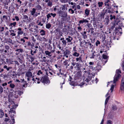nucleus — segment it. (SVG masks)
I'll list each match as a JSON object with an SVG mask.
<instances>
[{"instance_id":"1","label":"nucleus","mask_w":124,"mask_h":124,"mask_svg":"<svg viewBox=\"0 0 124 124\" xmlns=\"http://www.w3.org/2000/svg\"><path fill=\"white\" fill-rule=\"evenodd\" d=\"M17 105H15L14 104V101H12L11 102V104L8 106V108H10V110L9 111V113H13V114H15L16 113V111L15 110Z\"/></svg>"},{"instance_id":"2","label":"nucleus","mask_w":124,"mask_h":124,"mask_svg":"<svg viewBox=\"0 0 124 124\" xmlns=\"http://www.w3.org/2000/svg\"><path fill=\"white\" fill-rule=\"evenodd\" d=\"M121 73V71L119 70H117L116 72V74L114 78V83L115 84L118 81L119 78L121 77V75L120 74Z\"/></svg>"},{"instance_id":"3","label":"nucleus","mask_w":124,"mask_h":124,"mask_svg":"<svg viewBox=\"0 0 124 124\" xmlns=\"http://www.w3.org/2000/svg\"><path fill=\"white\" fill-rule=\"evenodd\" d=\"M40 81L44 83V84L45 83L46 84L50 83V81L49 80L48 78L46 76L42 77L40 79Z\"/></svg>"},{"instance_id":"4","label":"nucleus","mask_w":124,"mask_h":124,"mask_svg":"<svg viewBox=\"0 0 124 124\" xmlns=\"http://www.w3.org/2000/svg\"><path fill=\"white\" fill-rule=\"evenodd\" d=\"M25 76L28 77L27 80L28 81H30L31 80V78H33L34 76H32V73L31 72L28 71L25 74Z\"/></svg>"},{"instance_id":"5","label":"nucleus","mask_w":124,"mask_h":124,"mask_svg":"<svg viewBox=\"0 0 124 124\" xmlns=\"http://www.w3.org/2000/svg\"><path fill=\"white\" fill-rule=\"evenodd\" d=\"M111 29H113L114 28H115V30L116 31H118L117 28V25L116 21H114L111 23Z\"/></svg>"},{"instance_id":"6","label":"nucleus","mask_w":124,"mask_h":124,"mask_svg":"<svg viewBox=\"0 0 124 124\" xmlns=\"http://www.w3.org/2000/svg\"><path fill=\"white\" fill-rule=\"evenodd\" d=\"M117 24V28L118 31H119L120 29H121V27L123 26L122 22L121 21H116Z\"/></svg>"},{"instance_id":"7","label":"nucleus","mask_w":124,"mask_h":124,"mask_svg":"<svg viewBox=\"0 0 124 124\" xmlns=\"http://www.w3.org/2000/svg\"><path fill=\"white\" fill-rule=\"evenodd\" d=\"M117 24V28L118 31H119L120 29H121V27L123 26L122 22L121 21H116Z\"/></svg>"},{"instance_id":"8","label":"nucleus","mask_w":124,"mask_h":124,"mask_svg":"<svg viewBox=\"0 0 124 124\" xmlns=\"http://www.w3.org/2000/svg\"><path fill=\"white\" fill-rule=\"evenodd\" d=\"M121 82L120 88L121 90H123L124 89V77H123Z\"/></svg>"},{"instance_id":"9","label":"nucleus","mask_w":124,"mask_h":124,"mask_svg":"<svg viewBox=\"0 0 124 124\" xmlns=\"http://www.w3.org/2000/svg\"><path fill=\"white\" fill-rule=\"evenodd\" d=\"M37 39L40 41H46V39L44 37H40V36H39L37 38Z\"/></svg>"},{"instance_id":"10","label":"nucleus","mask_w":124,"mask_h":124,"mask_svg":"<svg viewBox=\"0 0 124 124\" xmlns=\"http://www.w3.org/2000/svg\"><path fill=\"white\" fill-rule=\"evenodd\" d=\"M86 33L85 31L82 32L81 33V34L83 36V38L84 39H86L87 38V36L86 34Z\"/></svg>"},{"instance_id":"11","label":"nucleus","mask_w":124,"mask_h":124,"mask_svg":"<svg viewBox=\"0 0 124 124\" xmlns=\"http://www.w3.org/2000/svg\"><path fill=\"white\" fill-rule=\"evenodd\" d=\"M73 39V38L70 36H68V37L66 38V40H67L68 42H71Z\"/></svg>"},{"instance_id":"12","label":"nucleus","mask_w":124,"mask_h":124,"mask_svg":"<svg viewBox=\"0 0 124 124\" xmlns=\"http://www.w3.org/2000/svg\"><path fill=\"white\" fill-rule=\"evenodd\" d=\"M22 29L21 28H18V30L17 32L18 35H22L23 34V31H22Z\"/></svg>"},{"instance_id":"13","label":"nucleus","mask_w":124,"mask_h":124,"mask_svg":"<svg viewBox=\"0 0 124 124\" xmlns=\"http://www.w3.org/2000/svg\"><path fill=\"white\" fill-rule=\"evenodd\" d=\"M36 8H33L32 9V10L31 11V14L32 16L34 15L36 13Z\"/></svg>"},{"instance_id":"14","label":"nucleus","mask_w":124,"mask_h":124,"mask_svg":"<svg viewBox=\"0 0 124 124\" xmlns=\"http://www.w3.org/2000/svg\"><path fill=\"white\" fill-rule=\"evenodd\" d=\"M36 9L38 10H41L42 9V8L41 6L39 5H38L35 6Z\"/></svg>"},{"instance_id":"15","label":"nucleus","mask_w":124,"mask_h":124,"mask_svg":"<svg viewBox=\"0 0 124 124\" xmlns=\"http://www.w3.org/2000/svg\"><path fill=\"white\" fill-rule=\"evenodd\" d=\"M45 53L46 55H47L49 56H52V55L51 54V52H49L47 50L45 51Z\"/></svg>"},{"instance_id":"16","label":"nucleus","mask_w":124,"mask_h":124,"mask_svg":"<svg viewBox=\"0 0 124 124\" xmlns=\"http://www.w3.org/2000/svg\"><path fill=\"white\" fill-rule=\"evenodd\" d=\"M76 62H83L82 60V58L81 56H79V57L76 58Z\"/></svg>"},{"instance_id":"17","label":"nucleus","mask_w":124,"mask_h":124,"mask_svg":"<svg viewBox=\"0 0 124 124\" xmlns=\"http://www.w3.org/2000/svg\"><path fill=\"white\" fill-rule=\"evenodd\" d=\"M90 10L88 9H86L85 10V14L86 16H88L89 14Z\"/></svg>"},{"instance_id":"18","label":"nucleus","mask_w":124,"mask_h":124,"mask_svg":"<svg viewBox=\"0 0 124 124\" xmlns=\"http://www.w3.org/2000/svg\"><path fill=\"white\" fill-rule=\"evenodd\" d=\"M72 55L74 56L78 57L79 55V53H78L77 52H75L73 53Z\"/></svg>"},{"instance_id":"19","label":"nucleus","mask_w":124,"mask_h":124,"mask_svg":"<svg viewBox=\"0 0 124 124\" xmlns=\"http://www.w3.org/2000/svg\"><path fill=\"white\" fill-rule=\"evenodd\" d=\"M40 32L41 33L40 35L41 36L45 35L46 34V32L43 30H40Z\"/></svg>"},{"instance_id":"20","label":"nucleus","mask_w":124,"mask_h":124,"mask_svg":"<svg viewBox=\"0 0 124 124\" xmlns=\"http://www.w3.org/2000/svg\"><path fill=\"white\" fill-rule=\"evenodd\" d=\"M4 115V113L3 110L0 109V118L2 117Z\"/></svg>"},{"instance_id":"21","label":"nucleus","mask_w":124,"mask_h":124,"mask_svg":"<svg viewBox=\"0 0 124 124\" xmlns=\"http://www.w3.org/2000/svg\"><path fill=\"white\" fill-rule=\"evenodd\" d=\"M68 60H65L64 62V65L65 66H67L66 68H67L68 66L69 65V64H68Z\"/></svg>"},{"instance_id":"22","label":"nucleus","mask_w":124,"mask_h":124,"mask_svg":"<svg viewBox=\"0 0 124 124\" xmlns=\"http://www.w3.org/2000/svg\"><path fill=\"white\" fill-rule=\"evenodd\" d=\"M95 53V52L94 51L90 54V56L91 58H94V57L95 56V55L94 54Z\"/></svg>"},{"instance_id":"23","label":"nucleus","mask_w":124,"mask_h":124,"mask_svg":"<svg viewBox=\"0 0 124 124\" xmlns=\"http://www.w3.org/2000/svg\"><path fill=\"white\" fill-rule=\"evenodd\" d=\"M3 68L4 69H6L7 71H8L10 69H12V67H8L7 66L5 65L3 66Z\"/></svg>"},{"instance_id":"24","label":"nucleus","mask_w":124,"mask_h":124,"mask_svg":"<svg viewBox=\"0 0 124 124\" xmlns=\"http://www.w3.org/2000/svg\"><path fill=\"white\" fill-rule=\"evenodd\" d=\"M51 25L49 23H48L46 24V28L49 29L50 28Z\"/></svg>"},{"instance_id":"25","label":"nucleus","mask_w":124,"mask_h":124,"mask_svg":"<svg viewBox=\"0 0 124 124\" xmlns=\"http://www.w3.org/2000/svg\"><path fill=\"white\" fill-rule=\"evenodd\" d=\"M1 22H2L5 20V19L7 20V17L6 16L4 15L3 16L2 18L1 17Z\"/></svg>"},{"instance_id":"26","label":"nucleus","mask_w":124,"mask_h":124,"mask_svg":"<svg viewBox=\"0 0 124 124\" xmlns=\"http://www.w3.org/2000/svg\"><path fill=\"white\" fill-rule=\"evenodd\" d=\"M90 31H91V33L92 34L94 32V29L92 28H90L89 29L88 32V33H89V32H90Z\"/></svg>"},{"instance_id":"27","label":"nucleus","mask_w":124,"mask_h":124,"mask_svg":"<svg viewBox=\"0 0 124 124\" xmlns=\"http://www.w3.org/2000/svg\"><path fill=\"white\" fill-rule=\"evenodd\" d=\"M16 22H15L13 23H10V25L11 26V28L13 26H15V25H16Z\"/></svg>"},{"instance_id":"28","label":"nucleus","mask_w":124,"mask_h":124,"mask_svg":"<svg viewBox=\"0 0 124 124\" xmlns=\"http://www.w3.org/2000/svg\"><path fill=\"white\" fill-rule=\"evenodd\" d=\"M15 92L16 94H17L19 95H20L23 93L21 91H15Z\"/></svg>"},{"instance_id":"29","label":"nucleus","mask_w":124,"mask_h":124,"mask_svg":"<svg viewBox=\"0 0 124 124\" xmlns=\"http://www.w3.org/2000/svg\"><path fill=\"white\" fill-rule=\"evenodd\" d=\"M70 53V51L68 50H66L64 52V55H69Z\"/></svg>"},{"instance_id":"30","label":"nucleus","mask_w":124,"mask_h":124,"mask_svg":"<svg viewBox=\"0 0 124 124\" xmlns=\"http://www.w3.org/2000/svg\"><path fill=\"white\" fill-rule=\"evenodd\" d=\"M103 3V2H99L98 3V4L99 7H101L102 6Z\"/></svg>"},{"instance_id":"31","label":"nucleus","mask_w":124,"mask_h":124,"mask_svg":"<svg viewBox=\"0 0 124 124\" xmlns=\"http://www.w3.org/2000/svg\"><path fill=\"white\" fill-rule=\"evenodd\" d=\"M105 13H104V12L103 11V12H102L101 14H100V16L101 17V18H104V16L105 15Z\"/></svg>"},{"instance_id":"32","label":"nucleus","mask_w":124,"mask_h":124,"mask_svg":"<svg viewBox=\"0 0 124 124\" xmlns=\"http://www.w3.org/2000/svg\"><path fill=\"white\" fill-rule=\"evenodd\" d=\"M91 79V77H88L86 78V79L85 80V81L87 82H88L89 81H90Z\"/></svg>"},{"instance_id":"33","label":"nucleus","mask_w":124,"mask_h":124,"mask_svg":"<svg viewBox=\"0 0 124 124\" xmlns=\"http://www.w3.org/2000/svg\"><path fill=\"white\" fill-rule=\"evenodd\" d=\"M52 5V2L49 1L47 3V6L51 7Z\"/></svg>"},{"instance_id":"34","label":"nucleus","mask_w":124,"mask_h":124,"mask_svg":"<svg viewBox=\"0 0 124 124\" xmlns=\"http://www.w3.org/2000/svg\"><path fill=\"white\" fill-rule=\"evenodd\" d=\"M9 116L11 118H13V117L14 116V114L13 113H9Z\"/></svg>"},{"instance_id":"35","label":"nucleus","mask_w":124,"mask_h":124,"mask_svg":"<svg viewBox=\"0 0 124 124\" xmlns=\"http://www.w3.org/2000/svg\"><path fill=\"white\" fill-rule=\"evenodd\" d=\"M62 43L63 44L62 45H64V46H65L67 44V42L66 41V40H62Z\"/></svg>"},{"instance_id":"36","label":"nucleus","mask_w":124,"mask_h":124,"mask_svg":"<svg viewBox=\"0 0 124 124\" xmlns=\"http://www.w3.org/2000/svg\"><path fill=\"white\" fill-rule=\"evenodd\" d=\"M85 43L86 45V44H89V45L90 46V47L91 48L92 47V46H93V45H92L91 43L89 42H85Z\"/></svg>"},{"instance_id":"37","label":"nucleus","mask_w":124,"mask_h":124,"mask_svg":"<svg viewBox=\"0 0 124 124\" xmlns=\"http://www.w3.org/2000/svg\"><path fill=\"white\" fill-rule=\"evenodd\" d=\"M71 64L73 66H74L76 64V66H78L79 65V64L78 63H76V62H72L71 63Z\"/></svg>"},{"instance_id":"38","label":"nucleus","mask_w":124,"mask_h":124,"mask_svg":"<svg viewBox=\"0 0 124 124\" xmlns=\"http://www.w3.org/2000/svg\"><path fill=\"white\" fill-rule=\"evenodd\" d=\"M23 49H17L16 50V51H18L19 52L22 53L23 51Z\"/></svg>"},{"instance_id":"39","label":"nucleus","mask_w":124,"mask_h":124,"mask_svg":"<svg viewBox=\"0 0 124 124\" xmlns=\"http://www.w3.org/2000/svg\"><path fill=\"white\" fill-rule=\"evenodd\" d=\"M62 10L64 11L65 10V8L66 9V5L64 4V5H62Z\"/></svg>"},{"instance_id":"40","label":"nucleus","mask_w":124,"mask_h":124,"mask_svg":"<svg viewBox=\"0 0 124 124\" xmlns=\"http://www.w3.org/2000/svg\"><path fill=\"white\" fill-rule=\"evenodd\" d=\"M9 86L10 87L13 88L15 87V85L11 83L10 84Z\"/></svg>"},{"instance_id":"41","label":"nucleus","mask_w":124,"mask_h":124,"mask_svg":"<svg viewBox=\"0 0 124 124\" xmlns=\"http://www.w3.org/2000/svg\"><path fill=\"white\" fill-rule=\"evenodd\" d=\"M60 1L62 3H66L68 2V0H60Z\"/></svg>"},{"instance_id":"42","label":"nucleus","mask_w":124,"mask_h":124,"mask_svg":"<svg viewBox=\"0 0 124 124\" xmlns=\"http://www.w3.org/2000/svg\"><path fill=\"white\" fill-rule=\"evenodd\" d=\"M105 6H106V8L108 9H110L111 8V7L109 6V4H105Z\"/></svg>"},{"instance_id":"43","label":"nucleus","mask_w":124,"mask_h":124,"mask_svg":"<svg viewBox=\"0 0 124 124\" xmlns=\"http://www.w3.org/2000/svg\"><path fill=\"white\" fill-rule=\"evenodd\" d=\"M105 21L106 22L105 23H106V24H108V23L109 21V20L108 18H106L105 19Z\"/></svg>"},{"instance_id":"44","label":"nucleus","mask_w":124,"mask_h":124,"mask_svg":"<svg viewBox=\"0 0 124 124\" xmlns=\"http://www.w3.org/2000/svg\"><path fill=\"white\" fill-rule=\"evenodd\" d=\"M105 2V5L107 4H109L108 3L110 1L109 0H104Z\"/></svg>"},{"instance_id":"45","label":"nucleus","mask_w":124,"mask_h":124,"mask_svg":"<svg viewBox=\"0 0 124 124\" xmlns=\"http://www.w3.org/2000/svg\"><path fill=\"white\" fill-rule=\"evenodd\" d=\"M59 13L60 14L62 13H64L65 14V16H67V14L66 13H65V12H63L62 11H59Z\"/></svg>"},{"instance_id":"46","label":"nucleus","mask_w":124,"mask_h":124,"mask_svg":"<svg viewBox=\"0 0 124 124\" xmlns=\"http://www.w3.org/2000/svg\"><path fill=\"white\" fill-rule=\"evenodd\" d=\"M83 23H88L89 22V21L86 19H83Z\"/></svg>"},{"instance_id":"47","label":"nucleus","mask_w":124,"mask_h":124,"mask_svg":"<svg viewBox=\"0 0 124 124\" xmlns=\"http://www.w3.org/2000/svg\"><path fill=\"white\" fill-rule=\"evenodd\" d=\"M102 57L103 58L105 59H107L108 57V56L107 55L104 54H103Z\"/></svg>"},{"instance_id":"48","label":"nucleus","mask_w":124,"mask_h":124,"mask_svg":"<svg viewBox=\"0 0 124 124\" xmlns=\"http://www.w3.org/2000/svg\"><path fill=\"white\" fill-rule=\"evenodd\" d=\"M114 85H112L111 86V88L110 89V90L111 91V92H112L113 90L114 89Z\"/></svg>"},{"instance_id":"49","label":"nucleus","mask_w":124,"mask_h":124,"mask_svg":"<svg viewBox=\"0 0 124 124\" xmlns=\"http://www.w3.org/2000/svg\"><path fill=\"white\" fill-rule=\"evenodd\" d=\"M112 122L110 120H108L107 121V124H112Z\"/></svg>"},{"instance_id":"50","label":"nucleus","mask_w":124,"mask_h":124,"mask_svg":"<svg viewBox=\"0 0 124 124\" xmlns=\"http://www.w3.org/2000/svg\"><path fill=\"white\" fill-rule=\"evenodd\" d=\"M0 92L1 93L3 92V89L1 86H0Z\"/></svg>"},{"instance_id":"51","label":"nucleus","mask_w":124,"mask_h":124,"mask_svg":"<svg viewBox=\"0 0 124 124\" xmlns=\"http://www.w3.org/2000/svg\"><path fill=\"white\" fill-rule=\"evenodd\" d=\"M40 74H42V72L40 70H39L38 71V73H37V74L38 75H39Z\"/></svg>"},{"instance_id":"52","label":"nucleus","mask_w":124,"mask_h":124,"mask_svg":"<svg viewBox=\"0 0 124 124\" xmlns=\"http://www.w3.org/2000/svg\"><path fill=\"white\" fill-rule=\"evenodd\" d=\"M10 120L9 118H5V119L4 121L5 122H10Z\"/></svg>"},{"instance_id":"53","label":"nucleus","mask_w":124,"mask_h":124,"mask_svg":"<svg viewBox=\"0 0 124 124\" xmlns=\"http://www.w3.org/2000/svg\"><path fill=\"white\" fill-rule=\"evenodd\" d=\"M62 78V79H63V83H61V84H62V85L61 86V88H62V85L64 84V83H65V79L64 78Z\"/></svg>"},{"instance_id":"54","label":"nucleus","mask_w":124,"mask_h":124,"mask_svg":"<svg viewBox=\"0 0 124 124\" xmlns=\"http://www.w3.org/2000/svg\"><path fill=\"white\" fill-rule=\"evenodd\" d=\"M112 108L113 109L116 110L117 109V107L116 106H113L112 107Z\"/></svg>"},{"instance_id":"55","label":"nucleus","mask_w":124,"mask_h":124,"mask_svg":"<svg viewBox=\"0 0 124 124\" xmlns=\"http://www.w3.org/2000/svg\"><path fill=\"white\" fill-rule=\"evenodd\" d=\"M77 75L78 77H80L81 76V72H78L77 73Z\"/></svg>"},{"instance_id":"56","label":"nucleus","mask_w":124,"mask_h":124,"mask_svg":"<svg viewBox=\"0 0 124 124\" xmlns=\"http://www.w3.org/2000/svg\"><path fill=\"white\" fill-rule=\"evenodd\" d=\"M69 11H71V13L72 14H73L74 13V11L71 8H70L69 9Z\"/></svg>"},{"instance_id":"57","label":"nucleus","mask_w":124,"mask_h":124,"mask_svg":"<svg viewBox=\"0 0 124 124\" xmlns=\"http://www.w3.org/2000/svg\"><path fill=\"white\" fill-rule=\"evenodd\" d=\"M51 15L50 14H48L47 15V18L48 19H49L50 17H51Z\"/></svg>"},{"instance_id":"58","label":"nucleus","mask_w":124,"mask_h":124,"mask_svg":"<svg viewBox=\"0 0 124 124\" xmlns=\"http://www.w3.org/2000/svg\"><path fill=\"white\" fill-rule=\"evenodd\" d=\"M100 42L98 40H97V41L96 43V45L97 46H98V45L100 44Z\"/></svg>"},{"instance_id":"59","label":"nucleus","mask_w":124,"mask_h":124,"mask_svg":"<svg viewBox=\"0 0 124 124\" xmlns=\"http://www.w3.org/2000/svg\"><path fill=\"white\" fill-rule=\"evenodd\" d=\"M51 15L53 16L54 17L56 16V14L55 13L53 14L52 13H50Z\"/></svg>"},{"instance_id":"60","label":"nucleus","mask_w":124,"mask_h":124,"mask_svg":"<svg viewBox=\"0 0 124 124\" xmlns=\"http://www.w3.org/2000/svg\"><path fill=\"white\" fill-rule=\"evenodd\" d=\"M5 49L7 50H8L9 48V46L8 45H5Z\"/></svg>"},{"instance_id":"61","label":"nucleus","mask_w":124,"mask_h":124,"mask_svg":"<svg viewBox=\"0 0 124 124\" xmlns=\"http://www.w3.org/2000/svg\"><path fill=\"white\" fill-rule=\"evenodd\" d=\"M15 19H16V20L17 21H18L19 20V17L17 16H15Z\"/></svg>"},{"instance_id":"62","label":"nucleus","mask_w":124,"mask_h":124,"mask_svg":"<svg viewBox=\"0 0 124 124\" xmlns=\"http://www.w3.org/2000/svg\"><path fill=\"white\" fill-rule=\"evenodd\" d=\"M99 26L100 27V28H103V25L101 23H100L99 25Z\"/></svg>"},{"instance_id":"63","label":"nucleus","mask_w":124,"mask_h":124,"mask_svg":"<svg viewBox=\"0 0 124 124\" xmlns=\"http://www.w3.org/2000/svg\"><path fill=\"white\" fill-rule=\"evenodd\" d=\"M10 35L12 36H16V34L14 33H13L11 32V33Z\"/></svg>"},{"instance_id":"64","label":"nucleus","mask_w":124,"mask_h":124,"mask_svg":"<svg viewBox=\"0 0 124 124\" xmlns=\"http://www.w3.org/2000/svg\"><path fill=\"white\" fill-rule=\"evenodd\" d=\"M122 66L123 68V69L124 70V61L123 62L122 64Z\"/></svg>"}]
</instances>
